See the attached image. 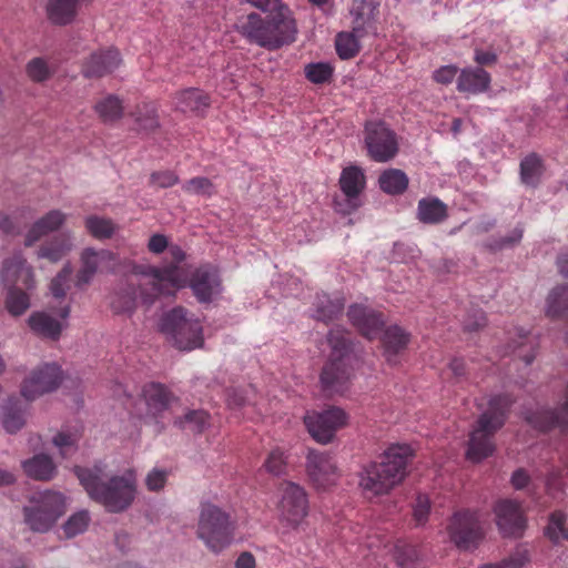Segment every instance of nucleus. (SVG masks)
<instances>
[{
  "instance_id": "f257e3e1",
  "label": "nucleus",
  "mask_w": 568,
  "mask_h": 568,
  "mask_svg": "<svg viewBox=\"0 0 568 568\" xmlns=\"http://www.w3.org/2000/svg\"><path fill=\"white\" fill-rule=\"evenodd\" d=\"M74 473L88 495L110 513L124 511L135 499L136 477L132 470L108 477L101 465H94L93 468L77 466Z\"/></svg>"
},
{
  "instance_id": "f03ea898",
  "label": "nucleus",
  "mask_w": 568,
  "mask_h": 568,
  "mask_svg": "<svg viewBox=\"0 0 568 568\" xmlns=\"http://www.w3.org/2000/svg\"><path fill=\"white\" fill-rule=\"evenodd\" d=\"M261 13L240 12L234 22V29L248 43L266 50H277L295 40L296 24L290 11Z\"/></svg>"
},
{
  "instance_id": "7ed1b4c3",
  "label": "nucleus",
  "mask_w": 568,
  "mask_h": 568,
  "mask_svg": "<svg viewBox=\"0 0 568 568\" xmlns=\"http://www.w3.org/2000/svg\"><path fill=\"white\" fill-rule=\"evenodd\" d=\"M413 457L412 448L406 444H394L383 454L381 462L364 467L359 486L369 496L388 494L406 476V468Z\"/></svg>"
},
{
  "instance_id": "20e7f679",
  "label": "nucleus",
  "mask_w": 568,
  "mask_h": 568,
  "mask_svg": "<svg viewBox=\"0 0 568 568\" xmlns=\"http://www.w3.org/2000/svg\"><path fill=\"white\" fill-rule=\"evenodd\" d=\"M172 262L163 267L152 265H138L134 273L142 275L139 283L140 295L145 303H152L161 295H173L180 288L186 286L187 273L180 265L185 258L184 251L178 246L169 247Z\"/></svg>"
},
{
  "instance_id": "39448f33",
  "label": "nucleus",
  "mask_w": 568,
  "mask_h": 568,
  "mask_svg": "<svg viewBox=\"0 0 568 568\" xmlns=\"http://www.w3.org/2000/svg\"><path fill=\"white\" fill-rule=\"evenodd\" d=\"M509 394H499L490 398L488 408L479 416L470 433L466 456L471 462H480L495 452V434L504 426L514 404Z\"/></svg>"
},
{
  "instance_id": "423d86ee",
  "label": "nucleus",
  "mask_w": 568,
  "mask_h": 568,
  "mask_svg": "<svg viewBox=\"0 0 568 568\" xmlns=\"http://www.w3.org/2000/svg\"><path fill=\"white\" fill-rule=\"evenodd\" d=\"M331 347L328 361L321 373L323 388L328 392H339L354 374L355 356L352 353V343L348 332L332 328L327 334Z\"/></svg>"
},
{
  "instance_id": "0eeeda50",
  "label": "nucleus",
  "mask_w": 568,
  "mask_h": 568,
  "mask_svg": "<svg viewBox=\"0 0 568 568\" xmlns=\"http://www.w3.org/2000/svg\"><path fill=\"white\" fill-rule=\"evenodd\" d=\"M0 284L9 287L4 302L7 311L12 316L22 315L30 307V296L16 285L22 284L26 290H32L36 281L32 267L21 254L3 261Z\"/></svg>"
},
{
  "instance_id": "6e6552de",
  "label": "nucleus",
  "mask_w": 568,
  "mask_h": 568,
  "mask_svg": "<svg viewBox=\"0 0 568 568\" xmlns=\"http://www.w3.org/2000/svg\"><path fill=\"white\" fill-rule=\"evenodd\" d=\"M160 331L180 351H192L204 344L201 322L182 306L163 314Z\"/></svg>"
},
{
  "instance_id": "1a4fd4ad",
  "label": "nucleus",
  "mask_w": 568,
  "mask_h": 568,
  "mask_svg": "<svg viewBox=\"0 0 568 568\" xmlns=\"http://www.w3.org/2000/svg\"><path fill=\"white\" fill-rule=\"evenodd\" d=\"M234 525L229 514L220 507L205 503L201 506L196 535L214 554L221 552L233 540Z\"/></svg>"
},
{
  "instance_id": "9d476101",
  "label": "nucleus",
  "mask_w": 568,
  "mask_h": 568,
  "mask_svg": "<svg viewBox=\"0 0 568 568\" xmlns=\"http://www.w3.org/2000/svg\"><path fill=\"white\" fill-rule=\"evenodd\" d=\"M30 505L23 508L24 521L31 530L48 531L65 511L62 494L45 490L32 496Z\"/></svg>"
},
{
  "instance_id": "9b49d317",
  "label": "nucleus",
  "mask_w": 568,
  "mask_h": 568,
  "mask_svg": "<svg viewBox=\"0 0 568 568\" xmlns=\"http://www.w3.org/2000/svg\"><path fill=\"white\" fill-rule=\"evenodd\" d=\"M447 534L459 550L476 549L485 538L479 513L469 509L455 511L447 525Z\"/></svg>"
},
{
  "instance_id": "f8f14e48",
  "label": "nucleus",
  "mask_w": 568,
  "mask_h": 568,
  "mask_svg": "<svg viewBox=\"0 0 568 568\" xmlns=\"http://www.w3.org/2000/svg\"><path fill=\"white\" fill-rule=\"evenodd\" d=\"M364 133L367 154L372 160L384 163L396 156L398 152L397 135L384 122L368 121L365 124Z\"/></svg>"
},
{
  "instance_id": "ddd939ff",
  "label": "nucleus",
  "mask_w": 568,
  "mask_h": 568,
  "mask_svg": "<svg viewBox=\"0 0 568 568\" xmlns=\"http://www.w3.org/2000/svg\"><path fill=\"white\" fill-rule=\"evenodd\" d=\"M278 491L281 520L292 528H297L308 515V498L305 489L296 483L283 481Z\"/></svg>"
},
{
  "instance_id": "4468645a",
  "label": "nucleus",
  "mask_w": 568,
  "mask_h": 568,
  "mask_svg": "<svg viewBox=\"0 0 568 568\" xmlns=\"http://www.w3.org/2000/svg\"><path fill=\"white\" fill-rule=\"evenodd\" d=\"M346 423L347 415L338 407H331L322 413H307L304 416V424L310 435L321 444L331 443L336 432Z\"/></svg>"
},
{
  "instance_id": "2eb2a0df",
  "label": "nucleus",
  "mask_w": 568,
  "mask_h": 568,
  "mask_svg": "<svg viewBox=\"0 0 568 568\" xmlns=\"http://www.w3.org/2000/svg\"><path fill=\"white\" fill-rule=\"evenodd\" d=\"M63 377L61 367L57 364H43L36 368L21 386V395L27 400L55 390Z\"/></svg>"
},
{
  "instance_id": "dca6fc26",
  "label": "nucleus",
  "mask_w": 568,
  "mask_h": 568,
  "mask_svg": "<svg viewBox=\"0 0 568 568\" xmlns=\"http://www.w3.org/2000/svg\"><path fill=\"white\" fill-rule=\"evenodd\" d=\"M186 286L200 303H211L222 292V280L216 266L204 264L187 277Z\"/></svg>"
},
{
  "instance_id": "f3484780",
  "label": "nucleus",
  "mask_w": 568,
  "mask_h": 568,
  "mask_svg": "<svg viewBox=\"0 0 568 568\" xmlns=\"http://www.w3.org/2000/svg\"><path fill=\"white\" fill-rule=\"evenodd\" d=\"M496 524L505 537H521L527 525L520 503L513 499H500L494 506Z\"/></svg>"
},
{
  "instance_id": "a211bd4d",
  "label": "nucleus",
  "mask_w": 568,
  "mask_h": 568,
  "mask_svg": "<svg viewBox=\"0 0 568 568\" xmlns=\"http://www.w3.org/2000/svg\"><path fill=\"white\" fill-rule=\"evenodd\" d=\"M306 473L316 488H327L338 478L334 458L326 452L311 449L306 456Z\"/></svg>"
},
{
  "instance_id": "6ab92c4d",
  "label": "nucleus",
  "mask_w": 568,
  "mask_h": 568,
  "mask_svg": "<svg viewBox=\"0 0 568 568\" xmlns=\"http://www.w3.org/2000/svg\"><path fill=\"white\" fill-rule=\"evenodd\" d=\"M82 267L77 274V286L90 283L97 272H113L118 256L109 250L85 248L81 254Z\"/></svg>"
},
{
  "instance_id": "aec40b11",
  "label": "nucleus",
  "mask_w": 568,
  "mask_h": 568,
  "mask_svg": "<svg viewBox=\"0 0 568 568\" xmlns=\"http://www.w3.org/2000/svg\"><path fill=\"white\" fill-rule=\"evenodd\" d=\"M366 184V178L364 171L356 165H351L343 169L339 176V187L346 196V207H342L336 201V211L343 214H349L355 211L358 206V195L363 192Z\"/></svg>"
},
{
  "instance_id": "412c9836",
  "label": "nucleus",
  "mask_w": 568,
  "mask_h": 568,
  "mask_svg": "<svg viewBox=\"0 0 568 568\" xmlns=\"http://www.w3.org/2000/svg\"><path fill=\"white\" fill-rule=\"evenodd\" d=\"M381 0H352L349 13L353 18V30L365 36L368 32H376L379 18Z\"/></svg>"
},
{
  "instance_id": "4be33fe9",
  "label": "nucleus",
  "mask_w": 568,
  "mask_h": 568,
  "mask_svg": "<svg viewBox=\"0 0 568 568\" xmlns=\"http://www.w3.org/2000/svg\"><path fill=\"white\" fill-rule=\"evenodd\" d=\"M347 317L358 332L368 339H374L385 324L384 315L359 304L348 307Z\"/></svg>"
},
{
  "instance_id": "5701e85b",
  "label": "nucleus",
  "mask_w": 568,
  "mask_h": 568,
  "mask_svg": "<svg viewBox=\"0 0 568 568\" xmlns=\"http://www.w3.org/2000/svg\"><path fill=\"white\" fill-rule=\"evenodd\" d=\"M122 59L118 49H100L91 53L82 65V74L85 78H102L119 68Z\"/></svg>"
},
{
  "instance_id": "b1692460",
  "label": "nucleus",
  "mask_w": 568,
  "mask_h": 568,
  "mask_svg": "<svg viewBox=\"0 0 568 568\" xmlns=\"http://www.w3.org/2000/svg\"><path fill=\"white\" fill-rule=\"evenodd\" d=\"M141 397L145 403L148 415L153 418H158L169 409L176 399L165 385L155 382L148 383L142 387Z\"/></svg>"
},
{
  "instance_id": "393cba45",
  "label": "nucleus",
  "mask_w": 568,
  "mask_h": 568,
  "mask_svg": "<svg viewBox=\"0 0 568 568\" xmlns=\"http://www.w3.org/2000/svg\"><path fill=\"white\" fill-rule=\"evenodd\" d=\"M344 308L345 298L343 295L316 293L311 312L314 320L328 324L337 320L343 314Z\"/></svg>"
},
{
  "instance_id": "a878e982",
  "label": "nucleus",
  "mask_w": 568,
  "mask_h": 568,
  "mask_svg": "<svg viewBox=\"0 0 568 568\" xmlns=\"http://www.w3.org/2000/svg\"><path fill=\"white\" fill-rule=\"evenodd\" d=\"M490 82V74L483 68H465L457 78V90L462 93L479 94L488 90Z\"/></svg>"
},
{
  "instance_id": "bb28decb",
  "label": "nucleus",
  "mask_w": 568,
  "mask_h": 568,
  "mask_svg": "<svg viewBox=\"0 0 568 568\" xmlns=\"http://www.w3.org/2000/svg\"><path fill=\"white\" fill-rule=\"evenodd\" d=\"M67 214L60 210H51L36 221L26 235V246H32L42 236L59 230L65 222Z\"/></svg>"
},
{
  "instance_id": "cd10ccee",
  "label": "nucleus",
  "mask_w": 568,
  "mask_h": 568,
  "mask_svg": "<svg viewBox=\"0 0 568 568\" xmlns=\"http://www.w3.org/2000/svg\"><path fill=\"white\" fill-rule=\"evenodd\" d=\"M410 341V335L398 325L388 326L381 342L384 349V356L388 363H396V356L406 349Z\"/></svg>"
},
{
  "instance_id": "c85d7f7f",
  "label": "nucleus",
  "mask_w": 568,
  "mask_h": 568,
  "mask_svg": "<svg viewBox=\"0 0 568 568\" xmlns=\"http://www.w3.org/2000/svg\"><path fill=\"white\" fill-rule=\"evenodd\" d=\"M28 323L34 334L51 341H58L67 326L44 312L31 314Z\"/></svg>"
},
{
  "instance_id": "c756f323",
  "label": "nucleus",
  "mask_w": 568,
  "mask_h": 568,
  "mask_svg": "<svg viewBox=\"0 0 568 568\" xmlns=\"http://www.w3.org/2000/svg\"><path fill=\"white\" fill-rule=\"evenodd\" d=\"M175 109L181 112H200L210 105V98L202 90L189 88L175 93Z\"/></svg>"
},
{
  "instance_id": "7c9ffc66",
  "label": "nucleus",
  "mask_w": 568,
  "mask_h": 568,
  "mask_svg": "<svg viewBox=\"0 0 568 568\" xmlns=\"http://www.w3.org/2000/svg\"><path fill=\"white\" fill-rule=\"evenodd\" d=\"M81 0H49L47 14L53 24L65 26L71 23L77 14Z\"/></svg>"
},
{
  "instance_id": "2f4dec72",
  "label": "nucleus",
  "mask_w": 568,
  "mask_h": 568,
  "mask_svg": "<svg viewBox=\"0 0 568 568\" xmlns=\"http://www.w3.org/2000/svg\"><path fill=\"white\" fill-rule=\"evenodd\" d=\"M448 216L447 205L438 197H424L418 201L417 219L424 224H439Z\"/></svg>"
},
{
  "instance_id": "473e14b6",
  "label": "nucleus",
  "mask_w": 568,
  "mask_h": 568,
  "mask_svg": "<svg viewBox=\"0 0 568 568\" xmlns=\"http://www.w3.org/2000/svg\"><path fill=\"white\" fill-rule=\"evenodd\" d=\"M72 250L71 236L59 234L42 243L37 252L39 258L48 260L51 263L61 261Z\"/></svg>"
},
{
  "instance_id": "72a5a7b5",
  "label": "nucleus",
  "mask_w": 568,
  "mask_h": 568,
  "mask_svg": "<svg viewBox=\"0 0 568 568\" xmlns=\"http://www.w3.org/2000/svg\"><path fill=\"white\" fill-rule=\"evenodd\" d=\"M24 473L36 480H50L55 474V465L50 456L38 454L22 463Z\"/></svg>"
},
{
  "instance_id": "f704fd0d",
  "label": "nucleus",
  "mask_w": 568,
  "mask_h": 568,
  "mask_svg": "<svg viewBox=\"0 0 568 568\" xmlns=\"http://www.w3.org/2000/svg\"><path fill=\"white\" fill-rule=\"evenodd\" d=\"M545 165L536 153L528 154L520 162V180L523 184L536 187L544 175Z\"/></svg>"
},
{
  "instance_id": "c9c22d12",
  "label": "nucleus",
  "mask_w": 568,
  "mask_h": 568,
  "mask_svg": "<svg viewBox=\"0 0 568 568\" xmlns=\"http://www.w3.org/2000/svg\"><path fill=\"white\" fill-rule=\"evenodd\" d=\"M136 129L150 133L160 126L158 105L154 102H142L132 112Z\"/></svg>"
},
{
  "instance_id": "e433bc0d",
  "label": "nucleus",
  "mask_w": 568,
  "mask_h": 568,
  "mask_svg": "<svg viewBox=\"0 0 568 568\" xmlns=\"http://www.w3.org/2000/svg\"><path fill=\"white\" fill-rule=\"evenodd\" d=\"M546 314L551 318L568 317V284L558 285L550 291Z\"/></svg>"
},
{
  "instance_id": "4c0bfd02",
  "label": "nucleus",
  "mask_w": 568,
  "mask_h": 568,
  "mask_svg": "<svg viewBox=\"0 0 568 568\" xmlns=\"http://www.w3.org/2000/svg\"><path fill=\"white\" fill-rule=\"evenodd\" d=\"M94 111L102 122L112 123L122 118L124 106L119 97L108 94L94 104Z\"/></svg>"
},
{
  "instance_id": "58836bf2",
  "label": "nucleus",
  "mask_w": 568,
  "mask_h": 568,
  "mask_svg": "<svg viewBox=\"0 0 568 568\" xmlns=\"http://www.w3.org/2000/svg\"><path fill=\"white\" fill-rule=\"evenodd\" d=\"M408 176L399 169H388L378 179L381 189L390 195L404 193L408 187Z\"/></svg>"
},
{
  "instance_id": "ea45409f",
  "label": "nucleus",
  "mask_w": 568,
  "mask_h": 568,
  "mask_svg": "<svg viewBox=\"0 0 568 568\" xmlns=\"http://www.w3.org/2000/svg\"><path fill=\"white\" fill-rule=\"evenodd\" d=\"M24 409L17 396H11L4 406L3 427L8 433H17L24 425Z\"/></svg>"
},
{
  "instance_id": "a19ab883",
  "label": "nucleus",
  "mask_w": 568,
  "mask_h": 568,
  "mask_svg": "<svg viewBox=\"0 0 568 568\" xmlns=\"http://www.w3.org/2000/svg\"><path fill=\"white\" fill-rule=\"evenodd\" d=\"M174 424L183 430L200 434L210 425V415L203 409H192L175 419Z\"/></svg>"
},
{
  "instance_id": "79ce46f5",
  "label": "nucleus",
  "mask_w": 568,
  "mask_h": 568,
  "mask_svg": "<svg viewBox=\"0 0 568 568\" xmlns=\"http://www.w3.org/2000/svg\"><path fill=\"white\" fill-rule=\"evenodd\" d=\"M85 229L97 240L111 239L116 231V225L111 219L90 215L84 221Z\"/></svg>"
},
{
  "instance_id": "37998d69",
  "label": "nucleus",
  "mask_w": 568,
  "mask_h": 568,
  "mask_svg": "<svg viewBox=\"0 0 568 568\" xmlns=\"http://www.w3.org/2000/svg\"><path fill=\"white\" fill-rule=\"evenodd\" d=\"M394 557L402 568H418L420 565L419 549L405 541H398L395 545Z\"/></svg>"
},
{
  "instance_id": "c03bdc74",
  "label": "nucleus",
  "mask_w": 568,
  "mask_h": 568,
  "mask_svg": "<svg viewBox=\"0 0 568 568\" xmlns=\"http://www.w3.org/2000/svg\"><path fill=\"white\" fill-rule=\"evenodd\" d=\"M516 335L519 341L513 339L511 343L507 345L506 353H514L523 359L526 365H530L536 357L530 338L524 329H519Z\"/></svg>"
},
{
  "instance_id": "a18cd8bd",
  "label": "nucleus",
  "mask_w": 568,
  "mask_h": 568,
  "mask_svg": "<svg viewBox=\"0 0 568 568\" xmlns=\"http://www.w3.org/2000/svg\"><path fill=\"white\" fill-rule=\"evenodd\" d=\"M362 36L353 32H341L336 37V52L341 59L347 60L354 58L359 52L358 38Z\"/></svg>"
},
{
  "instance_id": "49530a36",
  "label": "nucleus",
  "mask_w": 568,
  "mask_h": 568,
  "mask_svg": "<svg viewBox=\"0 0 568 568\" xmlns=\"http://www.w3.org/2000/svg\"><path fill=\"white\" fill-rule=\"evenodd\" d=\"M26 73L32 82L42 83L53 75L54 69L47 59L37 57L26 64Z\"/></svg>"
},
{
  "instance_id": "de8ad7c7",
  "label": "nucleus",
  "mask_w": 568,
  "mask_h": 568,
  "mask_svg": "<svg viewBox=\"0 0 568 568\" xmlns=\"http://www.w3.org/2000/svg\"><path fill=\"white\" fill-rule=\"evenodd\" d=\"M547 537L555 544L562 540L568 541V527L566 526V515L556 510L549 516V523L546 527Z\"/></svg>"
},
{
  "instance_id": "09e8293b",
  "label": "nucleus",
  "mask_w": 568,
  "mask_h": 568,
  "mask_svg": "<svg viewBox=\"0 0 568 568\" xmlns=\"http://www.w3.org/2000/svg\"><path fill=\"white\" fill-rule=\"evenodd\" d=\"M182 190L192 195H202L211 197L215 194V186L213 182L204 176H195L183 183Z\"/></svg>"
},
{
  "instance_id": "8fccbe9b",
  "label": "nucleus",
  "mask_w": 568,
  "mask_h": 568,
  "mask_svg": "<svg viewBox=\"0 0 568 568\" xmlns=\"http://www.w3.org/2000/svg\"><path fill=\"white\" fill-rule=\"evenodd\" d=\"M90 523L89 513L85 510L73 514L68 521L63 525V532L65 537L72 538L83 532Z\"/></svg>"
},
{
  "instance_id": "3c124183",
  "label": "nucleus",
  "mask_w": 568,
  "mask_h": 568,
  "mask_svg": "<svg viewBox=\"0 0 568 568\" xmlns=\"http://www.w3.org/2000/svg\"><path fill=\"white\" fill-rule=\"evenodd\" d=\"M332 75L333 68L327 63H310L305 67V77L312 83L323 84L329 82Z\"/></svg>"
},
{
  "instance_id": "603ef678",
  "label": "nucleus",
  "mask_w": 568,
  "mask_h": 568,
  "mask_svg": "<svg viewBox=\"0 0 568 568\" xmlns=\"http://www.w3.org/2000/svg\"><path fill=\"white\" fill-rule=\"evenodd\" d=\"M286 458L284 450L281 448L272 449L264 462L266 471L274 476L285 474L287 466Z\"/></svg>"
},
{
  "instance_id": "864d4df0",
  "label": "nucleus",
  "mask_w": 568,
  "mask_h": 568,
  "mask_svg": "<svg viewBox=\"0 0 568 568\" xmlns=\"http://www.w3.org/2000/svg\"><path fill=\"white\" fill-rule=\"evenodd\" d=\"M72 274L70 264H65L58 275L51 281L50 290L54 297L62 298L69 288V282Z\"/></svg>"
},
{
  "instance_id": "5fc2aeb1",
  "label": "nucleus",
  "mask_w": 568,
  "mask_h": 568,
  "mask_svg": "<svg viewBox=\"0 0 568 568\" xmlns=\"http://www.w3.org/2000/svg\"><path fill=\"white\" fill-rule=\"evenodd\" d=\"M78 437L74 434L58 433L53 437V444L60 449V455L67 458L73 455L77 450Z\"/></svg>"
},
{
  "instance_id": "6e6d98bb",
  "label": "nucleus",
  "mask_w": 568,
  "mask_h": 568,
  "mask_svg": "<svg viewBox=\"0 0 568 568\" xmlns=\"http://www.w3.org/2000/svg\"><path fill=\"white\" fill-rule=\"evenodd\" d=\"M240 6L248 4L261 12L290 11L282 0H237Z\"/></svg>"
},
{
  "instance_id": "4d7b16f0",
  "label": "nucleus",
  "mask_w": 568,
  "mask_h": 568,
  "mask_svg": "<svg viewBox=\"0 0 568 568\" xmlns=\"http://www.w3.org/2000/svg\"><path fill=\"white\" fill-rule=\"evenodd\" d=\"M179 180L178 174L171 170L155 171L150 175V184L161 189L171 187L179 183Z\"/></svg>"
},
{
  "instance_id": "13d9d810",
  "label": "nucleus",
  "mask_w": 568,
  "mask_h": 568,
  "mask_svg": "<svg viewBox=\"0 0 568 568\" xmlns=\"http://www.w3.org/2000/svg\"><path fill=\"white\" fill-rule=\"evenodd\" d=\"M523 232L524 231L521 227H515L508 236L491 240L489 243H487V247L491 251H499L505 247L514 246L515 244L520 242L523 237Z\"/></svg>"
},
{
  "instance_id": "bf43d9fd",
  "label": "nucleus",
  "mask_w": 568,
  "mask_h": 568,
  "mask_svg": "<svg viewBox=\"0 0 568 568\" xmlns=\"http://www.w3.org/2000/svg\"><path fill=\"white\" fill-rule=\"evenodd\" d=\"M429 510V498L426 495H418L413 507V515L417 525H423L427 521Z\"/></svg>"
},
{
  "instance_id": "052dcab7",
  "label": "nucleus",
  "mask_w": 568,
  "mask_h": 568,
  "mask_svg": "<svg viewBox=\"0 0 568 568\" xmlns=\"http://www.w3.org/2000/svg\"><path fill=\"white\" fill-rule=\"evenodd\" d=\"M530 559L528 549L518 547L507 558L503 559L504 568H523Z\"/></svg>"
},
{
  "instance_id": "680f3d73",
  "label": "nucleus",
  "mask_w": 568,
  "mask_h": 568,
  "mask_svg": "<svg viewBox=\"0 0 568 568\" xmlns=\"http://www.w3.org/2000/svg\"><path fill=\"white\" fill-rule=\"evenodd\" d=\"M169 473L163 469L154 468L152 469L146 478L145 485L150 491H159L164 488L168 480Z\"/></svg>"
},
{
  "instance_id": "e2e57ef3",
  "label": "nucleus",
  "mask_w": 568,
  "mask_h": 568,
  "mask_svg": "<svg viewBox=\"0 0 568 568\" xmlns=\"http://www.w3.org/2000/svg\"><path fill=\"white\" fill-rule=\"evenodd\" d=\"M457 73H458V68L456 65H453V64L444 65L434 72L433 79L437 83L447 85L454 81Z\"/></svg>"
},
{
  "instance_id": "0e129e2a",
  "label": "nucleus",
  "mask_w": 568,
  "mask_h": 568,
  "mask_svg": "<svg viewBox=\"0 0 568 568\" xmlns=\"http://www.w3.org/2000/svg\"><path fill=\"white\" fill-rule=\"evenodd\" d=\"M498 60V55L494 51H485L483 49H475L474 61L480 67L494 65Z\"/></svg>"
},
{
  "instance_id": "69168bd1",
  "label": "nucleus",
  "mask_w": 568,
  "mask_h": 568,
  "mask_svg": "<svg viewBox=\"0 0 568 568\" xmlns=\"http://www.w3.org/2000/svg\"><path fill=\"white\" fill-rule=\"evenodd\" d=\"M531 478L526 469H516L510 478V484L516 490H521L530 485Z\"/></svg>"
},
{
  "instance_id": "338daca9",
  "label": "nucleus",
  "mask_w": 568,
  "mask_h": 568,
  "mask_svg": "<svg viewBox=\"0 0 568 568\" xmlns=\"http://www.w3.org/2000/svg\"><path fill=\"white\" fill-rule=\"evenodd\" d=\"M486 325V316L484 312L476 311L464 322V329L467 332H475Z\"/></svg>"
},
{
  "instance_id": "774afa93",
  "label": "nucleus",
  "mask_w": 568,
  "mask_h": 568,
  "mask_svg": "<svg viewBox=\"0 0 568 568\" xmlns=\"http://www.w3.org/2000/svg\"><path fill=\"white\" fill-rule=\"evenodd\" d=\"M169 246L168 239L162 234H154L150 237L148 248L154 254H161Z\"/></svg>"
}]
</instances>
